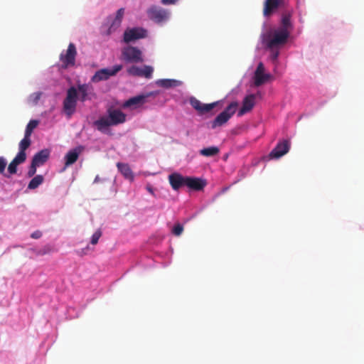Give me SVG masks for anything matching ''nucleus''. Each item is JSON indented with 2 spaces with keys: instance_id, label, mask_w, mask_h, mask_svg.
<instances>
[{
  "instance_id": "obj_32",
  "label": "nucleus",
  "mask_w": 364,
  "mask_h": 364,
  "mask_svg": "<svg viewBox=\"0 0 364 364\" xmlns=\"http://www.w3.org/2000/svg\"><path fill=\"white\" fill-rule=\"evenodd\" d=\"M183 231V227L180 223L176 224L173 229H172V233L176 236H179L182 234Z\"/></svg>"
},
{
  "instance_id": "obj_14",
  "label": "nucleus",
  "mask_w": 364,
  "mask_h": 364,
  "mask_svg": "<svg viewBox=\"0 0 364 364\" xmlns=\"http://www.w3.org/2000/svg\"><path fill=\"white\" fill-rule=\"evenodd\" d=\"M255 105V95L253 94L247 95L243 101L242 105L238 112V116H242L251 111Z\"/></svg>"
},
{
  "instance_id": "obj_15",
  "label": "nucleus",
  "mask_w": 364,
  "mask_h": 364,
  "mask_svg": "<svg viewBox=\"0 0 364 364\" xmlns=\"http://www.w3.org/2000/svg\"><path fill=\"white\" fill-rule=\"evenodd\" d=\"M124 14V9L120 8L117 10L116 13V16L114 18L112 17H109V19L112 21L109 28L108 33H111L115 31L120 26L122 21V18Z\"/></svg>"
},
{
  "instance_id": "obj_36",
  "label": "nucleus",
  "mask_w": 364,
  "mask_h": 364,
  "mask_svg": "<svg viewBox=\"0 0 364 364\" xmlns=\"http://www.w3.org/2000/svg\"><path fill=\"white\" fill-rule=\"evenodd\" d=\"M262 73H264V66L262 63H259L256 68L255 75H259Z\"/></svg>"
},
{
  "instance_id": "obj_2",
  "label": "nucleus",
  "mask_w": 364,
  "mask_h": 364,
  "mask_svg": "<svg viewBox=\"0 0 364 364\" xmlns=\"http://www.w3.org/2000/svg\"><path fill=\"white\" fill-rule=\"evenodd\" d=\"M168 181L172 188L178 191L183 186H187L194 191H200L206 185L205 181L191 176H183L178 173H173L168 176Z\"/></svg>"
},
{
  "instance_id": "obj_33",
  "label": "nucleus",
  "mask_w": 364,
  "mask_h": 364,
  "mask_svg": "<svg viewBox=\"0 0 364 364\" xmlns=\"http://www.w3.org/2000/svg\"><path fill=\"white\" fill-rule=\"evenodd\" d=\"M41 97V92H34L30 95V101H31L34 105H36L38 102Z\"/></svg>"
},
{
  "instance_id": "obj_31",
  "label": "nucleus",
  "mask_w": 364,
  "mask_h": 364,
  "mask_svg": "<svg viewBox=\"0 0 364 364\" xmlns=\"http://www.w3.org/2000/svg\"><path fill=\"white\" fill-rule=\"evenodd\" d=\"M102 231L100 229L95 231V232L92 235L90 241L91 244L93 245H97L99 241V239L102 236Z\"/></svg>"
},
{
  "instance_id": "obj_27",
  "label": "nucleus",
  "mask_w": 364,
  "mask_h": 364,
  "mask_svg": "<svg viewBox=\"0 0 364 364\" xmlns=\"http://www.w3.org/2000/svg\"><path fill=\"white\" fill-rule=\"evenodd\" d=\"M44 177L42 175H36L34 176L28 185V189L33 190L37 188L40 185L43 183Z\"/></svg>"
},
{
  "instance_id": "obj_23",
  "label": "nucleus",
  "mask_w": 364,
  "mask_h": 364,
  "mask_svg": "<svg viewBox=\"0 0 364 364\" xmlns=\"http://www.w3.org/2000/svg\"><path fill=\"white\" fill-rule=\"evenodd\" d=\"M156 84L164 88H171L181 85V82L173 79H161L159 80Z\"/></svg>"
},
{
  "instance_id": "obj_18",
  "label": "nucleus",
  "mask_w": 364,
  "mask_h": 364,
  "mask_svg": "<svg viewBox=\"0 0 364 364\" xmlns=\"http://www.w3.org/2000/svg\"><path fill=\"white\" fill-rule=\"evenodd\" d=\"M82 150V146H78L74 149L69 151L65 156V165L69 166L73 164L78 159L80 152Z\"/></svg>"
},
{
  "instance_id": "obj_9",
  "label": "nucleus",
  "mask_w": 364,
  "mask_h": 364,
  "mask_svg": "<svg viewBox=\"0 0 364 364\" xmlns=\"http://www.w3.org/2000/svg\"><path fill=\"white\" fill-rule=\"evenodd\" d=\"M77 55V50L75 46L70 43L68 45V49L65 53H62L60 55V60L62 62V67L67 68L68 67H73L75 64V57Z\"/></svg>"
},
{
  "instance_id": "obj_21",
  "label": "nucleus",
  "mask_w": 364,
  "mask_h": 364,
  "mask_svg": "<svg viewBox=\"0 0 364 364\" xmlns=\"http://www.w3.org/2000/svg\"><path fill=\"white\" fill-rule=\"evenodd\" d=\"M31 143V141L30 136H27L26 135H24L23 139L19 142V144H18L19 151L16 155L20 156L26 159V150L30 146Z\"/></svg>"
},
{
  "instance_id": "obj_20",
  "label": "nucleus",
  "mask_w": 364,
  "mask_h": 364,
  "mask_svg": "<svg viewBox=\"0 0 364 364\" xmlns=\"http://www.w3.org/2000/svg\"><path fill=\"white\" fill-rule=\"evenodd\" d=\"M80 92L79 100L81 102H85L89 100V95L91 94L92 88L87 84L78 85L77 91Z\"/></svg>"
},
{
  "instance_id": "obj_3",
  "label": "nucleus",
  "mask_w": 364,
  "mask_h": 364,
  "mask_svg": "<svg viewBox=\"0 0 364 364\" xmlns=\"http://www.w3.org/2000/svg\"><path fill=\"white\" fill-rule=\"evenodd\" d=\"M148 18L156 23H162L169 18L170 12L161 6L152 5L146 11Z\"/></svg>"
},
{
  "instance_id": "obj_29",
  "label": "nucleus",
  "mask_w": 364,
  "mask_h": 364,
  "mask_svg": "<svg viewBox=\"0 0 364 364\" xmlns=\"http://www.w3.org/2000/svg\"><path fill=\"white\" fill-rule=\"evenodd\" d=\"M127 73L130 75L142 77V68L135 65H132L129 68H128Z\"/></svg>"
},
{
  "instance_id": "obj_38",
  "label": "nucleus",
  "mask_w": 364,
  "mask_h": 364,
  "mask_svg": "<svg viewBox=\"0 0 364 364\" xmlns=\"http://www.w3.org/2000/svg\"><path fill=\"white\" fill-rule=\"evenodd\" d=\"M177 0H161V3L164 5H172L176 3Z\"/></svg>"
},
{
  "instance_id": "obj_35",
  "label": "nucleus",
  "mask_w": 364,
  "mask_h": 364,
  "mask_svg": "<svg viewBox=\"0 0 364 364\" xmlns=\"http://www.w3.org/2000/svg\"><path fill=\"white\" fill-rule=\"evenodd\" d=\"M6 166V160L3 156H0V174H4Z\"/></svg>"
},
{
  "instance_id": "obj_5",
  "label": "nucleus",
  "mask_w": 364,
  "mask_h": 364,
  "mask_svg": "<svg viewBox=\"0 0 364 364\" xmlns=\"http://www.w3.org/2000/svg\"><path fill=\"white\" fill-rule=\"evenodd\" d=\"M77 99V91L74 87H70L63 101V109L65 114L70 117L75 111Z\"/></svg>"
},
{
  "instance_id": "obj_13",
  "label": "nucleus",
  "mask_w": 364,
  "mask_h": 364,
  "mask_svg": "<svg viewBox=\"0 0 364 364\" xmlns=\"http://www.w3.org/2000/svg\"><path fill=\"white\" fill-rule=\"evenodd\" d=\"M191 106L198 111L200 113H207L212 110L218 104V102H213L210 104H203L200 100L195 97H192L190 100Z\"/></svg>"
},
{
  "instance_id": "obj_40",
  "label": "nucleus",
  "mask_w": 364,
  "mask_h": 364,
  "mask_svg": "<svg viewBox=\"0 0 364 364\" xmlns=\"http://www.w3.org/2000/svg\"><path fill=\"white\" fill-rule=\"evenodd\" d=\"M97 181H98V176H97V177L95 178L94 182L95 183V182H97Z\"/></svg>"
},
{
  "instance_id": "obj_22",
  "label": "nucleus",
  "mask_w": 364,
  "mask_h": 364,
  "mask_svg": "<svg viewBox=\"0 0 364 364\" xmlns=\"http://www.w3.org/2000/svg\"><path fill=\"white\" fill-rule=\"evenodd\" d=\"M26 161L25 158L16 155L8 166V172L10 174H15L17 172V166Z\"/></svg>"
},
{
  "instance_id": "obj_17",
  "label": "nucleus",
  "mask_w": 364,
  "mask_h": 364,
  "mask_svg": "<svg viewBox=\"0 0 364 364\" xmlns=\"http://www.w3.org/2000/svg\"><path fill=\"white\" fill-rule=\"evenodd\" d=\"M93 125L99 132L104 134H108L109 131V127H112V124L107 116L100 117L97 120L93 122Z\"/></svg>"
},
{
  "instance_id": "obj_28",
  "label": "nucleus",
  "mask_w": 364,
  "mask_h": 364,
  "mask_svg": "<svg viewBox=\"0 0 364 364\" xmlns=\"http://www.w3.org/2000/svg\"><path fill=\"white\" fill-rule=\"evenodd\" d=\"M38 124H39V122L36 119L31 120L26 127L24 135H26L27 136L31 137L33 129H35L37 127Z\"/></svg>"
},
{
  "instance_id": "obj_24",
  "label": "nucleus",
  "mask_w": 364,
  "mask_h": 364,
  "mask_svg": "<svg viewBox=\"0 0 364 364\" xmlns=\"http://www.w3.org/2000/svg\"><path fill=\"white\" fill-rule=\"evenodd\" d=\"M117 166L119 171L121 172V173L126 178L132 180L134 178L133 173L128 164L123 163H117Z\"/></svg>"
},
{
  "instance_id": "obj_19",
  "label": "nucleus",
  "mask_w": 364,
  "mask_h": 364,
  "mask_svg": "<svg viewBox=\"0 0 364 364\" xmlns=\"http://www.w3.org/2000/svg\"><path fill=\"white\" fill-rule=\"evenodd\" d=\"M50 151L48 149H43L36 153L32 159V163L38 166L43 165L48 159Z\"/></svg>"
},
{
  "instance_id": "obj_6",
  "label": "nucleus",
  "mask_w": 364,
  "mask_h": 364,
  "mask_svg": "<svg viewBox=\"0 0 364 364\" xmlns=\"http://www.w3.org/2000/svg\"><path fill=\"white\" fill-rule=\"evenodd\" d=\"M122 58L127 63H139L144 61L141 51L134 46H127L122 51Z\"/></svg>"
},
{
  "instance_id": "obj_16",
  "label": "nucleus",
  "mask_w": 364,
  "mask_h": 364,
  "mask_svg": "<svg viewBox=\"0 0 364 364\" xmlns=\"http://www.w3.org/2000/svg\"><path fill=\"white\" fill-rule=\"evenodd\" d=\"M283 2V0H266L263 10L264 16H269Z\"/></svg>"
},
{
  "instance_id": "obj_10",
  "label": "nucleus",
  "mask_w": 364,
  "mask_h": 364,
  "mask_svg": "<svg viewBox=\"0 0 364 364\" xmlns=\"http://www.w3.org/2000/svg\"><path fill=\"white\" fill-rule=\"evenodd\" d=\"M146 30L143 28L135 27L127 28L124 33V41L125 43H130L146 36Z\"/></svg>"
},
{
  "instance_id": "obj_8",
  "label": "nucleus",
  "mask_w": 364,
  "mask_h": 364,
  "mask_svg": "<svg viewBox=\"0 0 364 364\" xmlns=\"http://www.w3.org/2000/svg\"><path fill=\"white\" fill-rule=\"evenodd\" d=\"M159 94V91H153L144 95H140L131 97L123 104V107L136 108L148 102V98L151 97H155Z\"/></svg>"
},
{
  "instance_id": "obj_12",
  "label": "nucleus",
  "mask_w": 364,
  "mask_h": 364,
  "mask_svg": "<svg viewBox=\"0 0 364 364\" xmlns=\"http://www.w3.org/2000/svg\"><path fill=\"white\" fill-rule=\"evenodd\" d=\"M107 116L112 126H117L126 122L127 115L118 109H109Z\"/></svg>"
},
{
  "instance_id": "obj_39",
  "label": "nucleus",
  "mask_w": 364,
  "mask_h": 364,
  "mask_svg": "<svg viewBox=\"0 0 364 364\" xmlns=\"http://www.w3.org/2000/svg\"><path fill=\"white\" fill-rule=\"evenodd\" d=\"M272 59L276 60L279 56V51L274 50V49L272 50Z\"/></svg>"
},
{
  "instance_id": "obj_26",
  "label": "nucleus",
  "mask_w": 364,
  "mask_h": 364,
  "mask_svg": "<svg viewBox=\"0 0 364 364\" xmlns=\"http://www.w3.org/2000/svg\"><path fill=\"white\" fill-rule=\"evenodd\" d=\"M199 152L200 154L203 156L211 157L218 155L220 152V149L217 146H209L200 149Z\"/></svg>"
},
{
  "instance_id": "obj_11",
  "label": "nucleus",
  "mask_w": 364,
  "mask_h": 364,
  "mask_svg": "<svg viewBox=\"0 0 364 364\" xmlns=\"http://www.w3.org/2000/svg\"><path fill=\"white\" fill-rule=\"evenodd\" d=\"M290 149V141L287 139H284L279 141L277 146L269 153L270 159H279L282 156L285 155Z\"/></svg>"
},
{
  "instance_id": "obj_4",
  "label": "nucleus",
  "mask_w": 364,
  "mask_h": 364,
  "mask_svg": "<svg viewBox=\"0 0 364 364\" xmlns=\"http://www.w3.org/2000/svg\"><path fill=\"white\" fill-rule=\"evenodd\" d=\"M238 103L237 102H232L221 113H220L213 121L212 128L215 129L225 124L231 117L235 113Z\"/></svg>"
},
{
  "instance_id": "obj_30",
  "label": "nucleus",
  "mask_w": 364,
  "mask_h": 364,
  "mask_svg": "<svg viewBox=\"0 0 364 364\" xmlns=\"http://www.w3.org/2000/svg\"><path fill=\"white\" fill-rule=\"evenodd\" d=\"M154 69L151 66L144 65L142 68V77L150 79L152 77Z\"/></svg>"
},
{
  "instance_id": "obj_7",
  "label": "nucleus",
  "mask_w": 364,
  "mask_h": 364,
  "mask_svg": "<svg viewBox=\"0 0 364 364\" xmlns=\"http://www.w3.org/2000/svg\"><path fill=\"white\" fill-rule=\"evenodd\" d=\"M122 65H116L112 68H102L97 70L92 77L91 80L93 82H99L102 80H107L110 77L114 76L122 69Z\"/></svg>"
},
{
  "instance_id": "obj_25",
  "label": "nucleus",
  "mask_w": 364,
  "mask_h": 364,
  "mask_svg": "<svg viewBox=\"0 0 364 364\" xmlns=\"http://www.w3.org/2000/svg\"><path fill=\"white\" fill-rule=\"evenodd\" d=\"M272 78V75L270 74H267L264 73H262L259 75H254V83L255 86L259 87L264 83H265L267 81L270 80Z\"/></svg>"
},
{
  "instance_id": "obj_34",
  "label": "nucleus",
  "mask_w": 364,
  "mask_h": 364,
  "mask_svg": "<svg viewBox=\"0 0 364 364\" xmlns=\"http://www.w3.org/2000/svg\"><path fill=\"white\" fill-rule=\"evenodd\" d=\"M38 166L31 162V164L27 172V176L28 178L33 177L36 173V168Z\"/></svg>"
},
{
  "instance_id": "obj_37",
  "label": "nucleus",
  "mask_w": 364,
  "mask_h": 364,
  "mask_svg": "<svg viewBox=\"0 0 364 364\" xmlns=\"http://www.w3.org/2000/svg\"><path fill=\"white\" fill-rule=\"evenodd\" d=\"M42 236V232L40 231V230H36L35 232H33L31 235V237L33 239H38L40 238Z\"/></svg>"
},
{
  "instance_id": "obj_1",
  "label": "nucleus",
  "mask_w": 364,
  "mask_h": 364,
  "mask_svg": "<svg viewBox=\"0 0 364 364\" xmlns=\"http://www.w3.org/2000/svg\"><path fill=\"white\" fill-rule=\"evenodd\" d=\"M291 14L284 13L282 16L280 26L270 31L264 38V43L271 50L278 49L284 46L293 29Z\"/></svg>"
}]
</instances>
